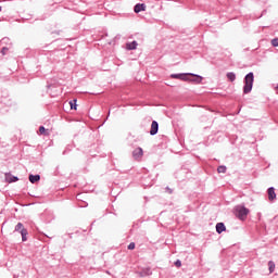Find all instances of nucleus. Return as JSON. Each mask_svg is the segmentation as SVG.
Here are the masks:
<instances>
[{"label":"nucleus","mask_w":278,"mask_h":278,"mask_svg":"<svg viewBox=\"0 0 278 278\" xmlns=\"http://www.w3.org/2000/svg\"><path fill=\"white\" fill-rule=\"evenodd\" d=\"M172 79H181L182 81H188L190 78L188 77V74H172Z\"/></svg>","instance_id":"7"},{"label":"nucleus","mask_w":278,"mask_h":278,"mask_svg":"<svg viewBox=\"0 0 278 278\" xmlns=\"http://www.w3.org/2000/svg\"><path fill=\"white\" fill-rule=\"evenodd\" d=\"M166 190L169 192V194H173V189L166 187Z\"/></svg>","instance_id":"25"},{"label":"nucleus","mask_w":278,"mask_h":278,"mask_svg":"<svg viewBox=\"0 0 278 278\" xmlns=\"http://www.w3.org/2000/svg\"><path fill=\"white\" fill-rule=\"evenodd\" d=\"M28 179L30 184H36L40 179V175H29Z\"/></svg>","instance_id":"14"},{"label":"nucleus","mask_w":278,"mask_h":278,"mask_svg":"<svg viewBox=\"0 0 278 278\" xmlns=\"http://www.w3.org/2000/svg\"><path fill=\"white\" fill-rule=\"evenodd\" d=\"M267 192L269 201H275V199H277V193H275V187L268 188Z\"/></svg>","instance_id":"11"},{"label":"nucleus","mask_w":278,"mask_h":278,"mask_svg":"<svg viewBox=\"0 0 278 278\" xmlns=\"http://www.w3.org/2000/svg\"><path fill=\"white\" fill-rule=\"evenodd\" d=\"M217 173H227V166L220 165L217 167Z\"/></svg>","instance_id":"18"},{"label":"nucleus","mask_w":278,"mask_h":278,"mask_svg":"<svg viewBox=\"0 0 278 278\" xmlns=\"http://www.w3.org/2000/svg\"><path fill=\"white\" fill-rule=\"evenodd\" d=\"M157 131H160V124L156 121H153L151 124L150 136L157 135Z\"/></svg>","instance_id":"4"},{"label":"nucleus","mask_w":278,"mask_h":278,"mask_svg":"<svg viewBox=\"0 0 278 278\" xmlns=\"http://www.w3.org/2000/svg\"><path fill=\"white\" fill-rule=\"evenodd\" d=\"M3 45H10V38L4 37L0 40V47H3Z\"/></svg>","instance_id":"16"},{"label":"nucleus","mask_w":278,"mask_h":278,"mask_svg":"<svg viewBox=\"0 0 278 278\" xmlns=\"http://www.w3.org/2000/svg\"><path fill=\"white\" fill-rule=\"evenodd\" d=\"M153 275V271H151V268H144L140 271V277H149Z\"/></svg>","instance_id":"13"},{"label":"nucleus","mask_w":278,"mask_h":278,"mask_svg":"<svg viewBox=\"0 0 278 278\" xmlns=\"http://www.w3.org/2000/svg\"><path fill=\"white\" fill-rule=\"evenodd\" d=\"M227 230V227L225 226L224 223H217L216 224V231L218 233H223V231H226Z\"/></svg>","instance_id":"12"},{"label":"nucleus","mask_w":278,"mask_h":278,"mask_svg":"<svg viewBox=\"0 0 278 278\" xmlns=\"http://www.w3.org/2000/svg\"><path fill=\"white\" fill-rule=\"evenodd\" d=\"M46 131H47V128H45V126H40V127H39V132H40L41 135H45Z\"/></svg>","instance_id":"22"},{"label":"nucleus","mask_w":278,"mask_h":278,"mask_svg":"<svg viewBox=\"0 0 278 278\" xmlns=\"http://www.w3.org/2000/svg\"><path fill=\"white\" fill-rule=\"evenodd\" d=\"M235 216H237L239 220H247V216H249V208L243 205H237L235 207Z\"/></svg>","instance_id":"2"},{"label":"nucleus","mask_w":278,"mask_h":278,"mask_svg":"<svg viewBox=\"0 0 278 278\" xmlns=\"http://www.w3.org/2000/svg\"><path fill=\"white\" fill-rule=\"evenodd\" d=\"M144 10H147V5L144 3H137L135 7H134V12L136 14H140V12H144Z\"/></svg>","instance_id":"6"},{"label":"nucleus","mask_w":278,"mask_h":278,"mask_svg":"<svg viewBox=\"0 0 278 278\" xmlns=\"http://www.w3.org/2000/svg\"><path fill=\"white\" fill-rule=\"evenodd\" d=\"M226 77H227V79H229V81H236V73H233V72H228L226 74Z\"/></svg>","instance_id":"15"},{"label":"nucleus","mask_w":278,"mask_h":278,"mask_svg":"<svg viewBox=\"0 0 278 278\" xmlns=\"http://www.w3.org/2000/svg\"><path fill=\"white\" fill-rule=\"evenodd\" d=\"M194 77L192 79H189L188 81H192L193 84H201V81H203V77L200 76V75H197V74H192V73H189L188 74V77Z\"/></svg>","instance_id":"5"},{"label":"nucleus","mask_w":278,"mask_h":278,"mask_svg":"<svg viewBox=\"0 0 278 278\" xmlns=\"http://www.w3.org/2000/svg\"><path fill=\"white\" fill-rule=\"evenodd\" d=\"M127 51H136L138 49V41H131L126 43Z\"/></svg>","instance_id":"10"},{"label":"nucleus","mask_w":278,"mask_h":278,"mask_svg":"<svg viewBox=\"0 0 278 278\" xmlns=\"http://www.w3.org/2000/svg\"><path fill=\"white\" fill-rule=\"evenodd\" d=\"M143 154L142 148H137L132 151V157H135V160L142 157Z\"/></svg>","instance_id":"8"},{"label":"nucleus","mask_w":278,"mask_h":278,"mask_svg":"<svg viewBox=\"0 0 278 278\" xmlns=\"http://www.w3.org/2000/svg\"><path fill=\"white\" fill-rule=\"evenodd\" d=\"M8 51H10V48L3 46L2 49H1V51H0V53H1L2 55H7Z\"/></svg>","instance_id":"20"},{"label":"nucleus","mask_w":278,"mask_h":278,"mask_svg":"<svg viewBox=\"0 0 278 278\" xmlns=\"http://www.w3.org/2000/svg\"><path fill=\"white\" fill-rule=\"evenodd\" d=\"M269 273H275V262L269 261L268 262Z\"/></svg>","instance_id":"17"},{"label":"nucleus","mask_w":278,"mask_h":278,"mask_svg":"<svg viewBox=\"0 0 278 278\" xmlns=\"http://www.w3.org/2000/svg\"><path fill=\"white\" fill-rule=\"evenodd\" d=\"M255 79V76L253 75V72H250L244 77V86H243V94H249L253 90V81Z\"/></svg>","instance_id":"1"},{"label":"nucleus","mask_w":278,"mask_h":278,"mask_svg":"<svg viewBox=\"0 0 278 278\" xmlns=\"http://www.w3.org/2000/svg\"><path fill=\"white\" fill-rule=\"evenodd\" d=\"M134 249H136V243L130 242V243L128 244V250H129V251H134Z\"/></svg>","instance_id":"21"},{"label":"nucleus","mask_w":278,"mask_h":278,"mask_svg":"<svg viewBox=\"0 0 278 278\" xmlns=\"http://www.w3.org/2000/svg\"><path fill=\"white\" fill-rule=\"evenodd\" d=\"M175 266H176L177 268H181V261H180V260H177V261L175 262Z\"/></svg>","instance_id":"24"},{"label":"nucleus","mask_w":278,"mask_h":278,"mask_svg":"<svg viewBox=\"0 0 278 278\" xmlns=\"http://www.w3.org/2000/svg\"><path fill=\"white\" fill-rule=\"evenodd\" d=\"M5 181H8V184H14V182L18 181V177L13 176L10 173H7L5 174Z\"/></svg>","instance_id":"9"},{"label":"nucleus","mask_w":278,"mask_h":278,"mask_svg":"<svg viewBox=\"0 0 278 278\" xmlns=\"http://www.w3.org/2000/svg\"><path fill=\"white\" fill-rule=\"evenodd\" d=\"M71 110H77V100H73L70 102Z\"/></svg>","instance_id":"19"},{"label":"nucleus","mask_w":278,"mask_h":278,"mask_svg":"<svg viewBox=\"0 0 278 278\" xmlns=\"http://www.w3.org/2000/svg\"><path fill=\"white\" fill-rule=\"evenodd\" d=\"M273 47H278V38L271 40Z\"/></svg>","instance_id":"23"},{"label":"nucleus","mask_w":278,"mask_h":278,"mask_svg":"<svg viewBox=\"0 0 278 278\" xmlns=\"http://www.w3.org/2000/svg\"><path fill=\"white\" fill-rule=\"evenodd\" d=\"M2 8L0 7V12H1Z\"/></svg>","instance_id":"26"},{"label":"nucleus","mask_w":278,"mask_h":278,"mask_svg":"<svg viewBox=\"0 0 278 278\" xmlns=\"http://www.w3.org/2000/svg\"><path fill=\"white\" fill-rule=\"evenodd\" d=\"M15 231H17L18 233H21L22 236V242H27V229L25 228V226L23 225V223H17V225L15 226Z\"/></svg>","instance_id":"3"}]
</instances>
